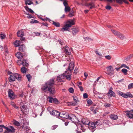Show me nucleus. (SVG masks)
Segmentation results:
<instances>
[{
  "label": "nucleus",
  "instance_id": "8fccbe9b",
  "mask_svg": "<svg viewBox=\"0 0 133 133\" xmlns=\"http://www.w3.org/2000/svg\"><path fill=\"white\" fill-rule=\"evenodd\" d=\"M133 88V83H132L129 84L128 86V89H130Z\"/></svg>",
  "mask_w": 133,
  "mask_h": 133
},
{
  "label": "nucleus",
  "instance_id": "39448f33",
  "mask_svg": "<svg viewBox=\"0 0 133 133\" xmlns=\"http://www.w3.org/2000/svg\"><path fill=\"white\" fill-rule=\"evenodd\" d=\"M3 128L5 129L4 133H13L15 132V129L12 126L7 127H5L3 125H0V132L3 131Z\"/></svg>",
  "mask_w": 133,
  "mask_h": 133
},
{
  "label": "nucleus",
  "instance_id": "5fc2aeb1",
  "mask_svg": "<svg viewBox=\"0 0 133 133\" xmlns=\"http://www.w3.org/2000/svg\"><path fill=\"white\" fill-rule=\"evenodd\" d=\"M95 52L96 54L99 56L100 57H101L102 56L101 55L100 53H99L97 50L95 51Z\"/></svg>",
  "mask_w": 133,
  "mask_h": 133
},
{
  "label": "nucleus",
  "instance_id": "6e6d98bb",
  "mask_svg": "<svg viewBox=\"0 0 133 133\" xmlns=\"http://www.w3.org/2000/svg\"><path fill=\"white\" fill-rule=\"evenodd\" d=\"M106 59L108 60H110L111 59V57L110 55L106 56L105 57Z\"/></svg>",
  "mask_w": 133,
  "mask_h": 133
},
{
  "label": "nucleus",
  "instance_id": "7ed1b4c3",
  "mask_svg": "<svg viewBox=\"0 0 133 133\" xmlns=\"http://www.w3.org/2000/svg\"><path fill=\"white\" fill-rule=\"evenodd\" d=\"M65 78L69 81L71 79V75L69 72L65 73V72L63 74L57 76L56 80L59 82H63L64 81Z\"/></svg>",
  "mask_w": 133,
  "mask_h": 133
},
{
  "label": "nucleus",
  "instance_id": "ea45409f",
  "mask_svg": "<svg viewBox=\"0 0 133 133\" xmlns=\"http://www.w3.org/2000/svg\"><path fill=\"white\" fill-rule=\"evenodd\" d=\"M70 9L69 6H67L65 7V12L69 11H70Z\"/></svg>",
  "mask_w": 133,
  "mask_h": 133
},
{
  "label": "nucleus",
  "instance_id": "f704fd0d",
  "mask_svg": "<svg viewBox=\"0 0 133 133\" xmlns=\"http://www.w3.org/2000/svg\"><path fill=\"white\" fill-rule=\"evenodd\" d=\"M30 23H39V22L36 20L32 19L31 21L30 22Z\"/></svg>",
  "mask_w": 133,
  "mask_h": 133
},
{
  "label": "nucleus",
  "instance_id": "20e7f679",
  "mask_svg": "<svg viewBox=\"0 0 133 133\" xmlns=\"http://www.w3.org/2000/svg\"><path fill=\"white\" fill-rule=\"evenodd\" d=\"M75 22L74 20L70 19L65 24L63 28L61 29V31L63 32L65 31H68L69 27H71L72 25L75 24Z\"/></svg>",
  "mask_w": 133,
  "mask_h": 133
},
{
  "label": "nucleus",
  "instance_id": "7c9ffc66",
  "mask_svg": "<svg viewBox=\"0 0 133 133\" xmlns=\"http://www.w3.org/2000/svg\"><path fill=\"white\" fill-rule=\"evenodd\" d=\"M94 123L95 124V126L96 125H97V126L100 125L102 124L101 122L99 120L96 121Z\"/></svg>",
  "mask_w": 133,
  "mask_h": 133
},
{
  "label": "nucleus",
  "instance_id": "338daca9",
  "mask_svg": "<svg viewBox=\"0 0 133 133\" xmlns=\"http://www.w3.org/2000/svg\"><path fill=\"white\" fill-rule=\"evenodd\" d=\"M27 17L28 18H31L33 17L31 15H29L27 16Z\"/></svg>",
  "mask_w": 133,
  "mask_h": 133
},
{
  "label": "nucleus",
  "instance_id": "4d7b16f0",
  "mask_svg": "<svg viewBox=\"0 0 133 133\" xmlns=\"http://www.w3.org/2000/svg\"><path fill=\"white\" fill-rule=\"evenodd\" d=\"M74 12L70 13L68 15L70 17H71L74 16Z\"/></svg>",
  "mask_w": 133,
  "mask_h": 133
},
{
  "label": "nucleus",
  "instance_id": "58836bf2",
  "mask_svg": "<svg viewBox=\"0 0 133 133\" xmlns=\"http://www.w3.org/2000/svg\"><path fill=\"white\" fill-rule=\"evenodd\" d=\"M11 104L12 105L13 107L15 108L16 109H18V107L16 106L15 103L14 102H11Z\"/></svg>",
  "mask_w": 133,
  "mask_h": 133
},
{
  "label": "nucleus",
  "instance_id": "dca6fc26",
  "mask_svg": "<svg viewBox=\"0 0 133 133\" xmlns=\"http://www.w3.org/2000/svg\"><path fill=\"white\" fill-rule=\"evenodd\" d=\"M16 57L18 59L22 58L23 57V55L22 53L20 52H17L15 54Z\"/></svg>",
  "mask_w": 133,
  "mask_h": 133
},
{
  "label": "nucleus",
  "instance_id": "c756f323",
  "mask_svg": "<svg viewBox=\"0 0 133 133\" xmlns=\"http://www.w3.org/2000/svg\"><path fill=\"white\" fill-rule=\"evenodd\" d=\"M26 69L25 67H23L21 68V72L22 73H25L26 72Z\"/></svg>",
  "mask_w": 133,
  "mask_h": 133
},
{
  "label": "nucleus",
  "instance_id": "603ef678",
  "mask_svg": "<svg viewBox=\"0 0 133 133\" xmlns=\"http://www.w3.org/2000/svg\"><path fill=\"white\" fill-rule=\"evenodd\" d=\"M87 103L89 104H91L92 103V101L90 99L88 100L87 101Z\"/></svg>",
  "mask_w": 133,
  "mask_h": 133
},
{
  "label": "nucleus",
  "instance_id": "ddd939ff",
  "mask_svg": "<svg viewBox=\"0 0 133 133\" xmlns=\"http://www.w3.org/2000/svg\"><path fill=\"white\" fill-rule=\"evenodd\" d=\"M85 6L89 7L90 9H92L94 7L95 5L93 3L91 2L89 3H86L85 5Z\"/></svg>",
  "mask_w": 133,
  "mask_h": 133
},
{
  "label": "nucleus",
  "instance_id": "f3484780",
  "mask_svg": "<svg viewBox=\"0 0 133 133\" xmlns=\"http://www.w3.org/2000/svg\"><path fill=\"white\" fill-rule=\"evenodd\" d=\"M81 122L84 124L88 125L89 124V121L88 119L83 118L82 119Z\"/></svg>",
  "mask_w": 133,
  "mask_h": 133
},
{
  "label": "nucleus",
  "instance_id": "de8ad7c7",
  "mask_svg": "<svg viewBox=\"0 0 133 133\" xmlns=\"http://www.w3.org/2000/svg\"><path fill=\"white\" fill-rule=\"evenodd\" d=\"M69 91L71 93H72L74 92V90L72 88H70L69 89Z\"/></svg>",
  "mask_w": 133,
  "mask_h": 133
},
{
  "label": "nucleus",
  "instance_id": "864d4df0",
  "mask_svg": "<svg viewBox=\"0 0 133 133\" xmlns=\"http://www.w3.org/2000/svg\"><path fill=\"white\" fill-rule=\"evenodd\" d=\"M53 101L55 103H59L58 100L56 98H54Z\"/></svg>",
  "mask_w": 133,
  "mask_h": 133
},
{
  "label": "nucleus",
  "instance_id": "b1692460",
  "mask_svg": "<svg viewBox=\"0 0 133 133\" xmlns=\"http://www.w3.org/2000/svg\"><path fill=\"white\" fill-rule=\"evenodd\" d=\"M24 8L27 11L29 12L32 14H34V12L31 9L29 8L27 6H25Z\"/></svg>",
  "mask_w": 133,
  "mask_h": 133
},
{
  "label": "nucleus",
  "instance_id": "4468645a",
  "mask_svg": "<svg viewBox=\"0 0 133 133\" xmlns=\"http://www.w3.org/2000/svg\"><path fill=\"white\" fill-rule=\"evenodd\" d=\"M110 118L111 119L116 120L118 119V117L117 115L111 114L109 116Z\"/></svg>",
  "mask_w": 133,
  "mask_h": 133
},
{
  "label": "nucleus",
  "instance_id": "79ce46f5",
  "mask_svg": "<svg viewBox=\"0 0 133 133\" xmlns=\"http://www.w3.org/2000/svg\"><path fill=\"white\" fill-rule=\"evenodd\" d=\"M53 24L57 27H59L60 26L59 23L58 22H53Z\"/></svg>",
  "mask_w": 133,
  "mask_h": 133
},
{
  "label": "nucleus",
  "instance_id": "49530a36",
  "mask_svg": "<svg viewBox=\"0 0 133 133\" xmlns=\"http://www.w3.org/2000/svg\"><path fill=\"white\" fill-rule=\"evenodd\" d=\"M63 1V4H64V5L65 6H68V4L67 3L68 1L67 0H65V1Z\"/></svg>",
  "mask_w": 133,
  "mask_h": 133
},
{
  "label": "nucleus",
  "instance_id": "c03bdc74",
  "mask_svg": "<svg viewBox=\"0 0 133 133\" xmlns=\"http://www.w3.org/2000/svg\"><path fill=\"white\" fill-rule=\"evenodd\" d=\"M21 109V110L22 112L26 110V108L25 105H23L21 107H20Z\"/></svg>",
  "mask_w": 133,
  "mask_h": 133
},
{
  "label": "nucleus",
  "instance_id": "0eeeda50",
  "mask_svg": "<svg viewBox=\"0 0 133 133\" xmlns=\"http://www.w3.org/2000/svg\"><path fill=\"white\" fill-rule=\"evenodd\" d=\"M118 94L125 98H127L129 97H132V95L130 92H128L126 93H124L121 91H119Z\"/></svg>",
  "mask_w": 133,
  "mask_h": 133
},
{
  "label": "nucleus",
  "instance_id": "680f3d73",
  "mask_svg": "<svg viewBox=\"0 0 133 133\" xmlns=\"http://www.w3.org/2000/svg\"><path fill=\"white\" fill-rule=\"evenodd\" d=\"M22 60H20L18 61L17 64L19 65H20L21 64V63H22Z\"/></svg>",
  "mask_w": 133,
  "mask_h": 133
},
{
  "label": "nucleus",
  "instance_id": "5701e85b",
  "mask_svg": "<svg viewBox=\"0 0 133 133\" xmlns=\"http://www.w3.org/2000/svg\"><path fill=\"white\" fill-rule=\"evenodd\" d=\"M25 49V46L23 44L21 45L19 47L18 50L21 51H24Z\"/></svg>",
  "mask_w": 133,
  "mask_h": 133
},
{
  "label": "nucleus",
  "instance_id": "c9c22d12",
  "mask_svg": "<svg viewBox=\"0 0 133 133\" xmlns=\"http://www.w3.org/2000/svg\"><path fill=\"white\" fill-rule=\"evenodd\" d=\"M122 72L125 75H127L128 70L125 69H123L121 70Z\"/></svg>",
  "mask_w": 133,
  "mask_h": 133
},
{
  "label": "nucleus",
  "instance_id": "9b49d317",
  "mask_svg": "<svg viewBox=\"0 0 133 133\" xmlns=\"http://www.w3.org/2000/svg\"><path fill=\"white\" fill-rule=\"evenodd\" d=\"M112 88H111L109 90L107 94L108 96L110 97H111L112 96L115 97V93L114 92L112 91Z\"/></svg>",
  "mask_w": 133,
  "mask_h": 133
},
{
  "label": "nucleus",
  "instance_id": "f257e3e1",
  "mask_svg": "<svg viewBox=\"0 0 133 133\" xmlns=\"http://www.w3.org/2000/svg\"><path fill=\"white\" fill-rule=\"evenodd\" d=\"M55 82L54 79H50L42 86V90L45 92L47 91H48L50 94H54L55 93V88L53 85L55 84Z\"/></svg>",
  "mask_w": 133,
  "mask_h": 133
},
{
  "label": "nucleus",
  "instance_id": "4be33fe9",
  "mask_svg": "<svg viewBox=\"0 0 133 133\" xmlns=\"http://www.w3.org/2000/svg\"><path fill=\"white\" fill-rule=\"evenodd\" d=\"M9 97L11 99H13L14 98V92L12 91H9L8 92Z\"/></svg>",
  "mask_w": 133,
  "mask_h": 133
},
{
  "label": "nucleus",
  "instance_id": "a19ab883",
  "mask_svg": "<svg viewBox=\"0 0 133 133\" xmlns=\"http://www.w3.org/2000/svg\"><path fill=\"white\" fill-rule=\"evenodd\" d=\"M53 99L52 97L49 96L48 97V99H49V101L50 103H52L53 101Z\"/></svg>",
  "mask_w": 133,
  "mask_h": 133
},
{
  "label": "nucleus",
  "instance_id": "c85d7f7f",
  "mask_svg": "<svg viewBox=\"0 0 133 133\" xmlns=\"http://www.w3.org/2000/svg\"><path fill=\"white\" fill-rule=\"evenodd\" d=\"M127 116L129 118H133V114L130 113L126 114Z\"/></svg>",
  "mask_w": 133,
  "mask_h": 133
},
{
  "label": "nucleus",
  "instance_id": "a878e982",
  "mask_svg": "<svg viewBox=\"0 0 133 133\" xmlns=\"http://www.w3.org/2000/svg\"><path fill=\"white\" fill-rule=\"evenodd\" d=\"M21 44L20 41H16L14 43V46L17 47L19 46Z\"/></svg>",
  "mask_w": 133,
  "mask_h": 133
},
{
  "label": "nucleus",
  "instance_id": "473e14b6",
  "mask_svg": "<svg viewBox=\"0 0 133 133\" xmlns=\"http://www.w3.org/2000/svg\"><path fill=\"white\" fill-rule=\"evenodd\" d=\"M22 127L27 131H29L30 130L28 126H26L24 125H23Z\"/></svg>",
  "mask_w": 133,
  "mask_h": 133
},
{
  "label": "nucleus",
  "instance_id": "0e129e2a",
  "mask_svg": "<svg viewBox=\"0 0 133 133\" xmlns=\"http://www.w3.org/2000/svg\"><path fill=\"white\" fill-rule=\"evenodd\" d=\"M25 103V101L21 102L20 103V105H21L22 106L23 105H23L24 103Z\"/></svg>",
  "mask_w": 133,
  "mask_h": 133
},
{
  "label": "nucleus",
  "instance_id": "2eb2a0df",
  "mask_svg": "<svg viewBox=\"0 0 133 133\" xmlns=\"http://www.w3.org/2000/svg\"><path fill=\"white\" fill-rule=\"evenodd\" d=\"M72 32L73 35L76 34L79 31V30L78 28H73L72 29Z\"/></svg>",
  "mask_w": 133,
  "mask_h": 133
},
{
  "label": "nucleus",
  "instance_id": "412c9836",
  "mask_svg": "<svg viewBox=\"0 0 133 133\" xmlns=\"http://www.w3.org/2000/svg\"><path fill=\"white\" fill-rule=\"evenodd\" d=\"M101 1H102L103 0H100ZM109 2H112L113 1H115V0H107ZM116 2L117 3L120 4H122L123 3V0H116Z\"/></svg>",
  "mask_w": 133,
  "mask_h": 133
},
{
  "label": "nucleus",
  "instance_id": "6e6552de",
  "mask_svg": "<svg viewBox=\"0 0 133 133\" xmlns=\"http://www.w3.org/2000/svg\"><path fill=\"white\" fill-rule=\"evenodd\" d=\"M74 65V63H70L68 69L65 71V73L69 72L71 75V71L73 70Z\"/></svg>",
  "mask_w": 133,
  "mask_h": 133
},
{
  "label": "nucleus",
  "instance_id": "774afa93",
  "mask_svg": "<svg viewBox=\"0 0 133 133\" xmlns=\"http://www.w3.org/2000/svg\"><path fill=\"white\" fill-rule=\"evenodd\" d=\"M84 76L86 78L88 76V74L86 72H84Z\"/></svg>",
  "mask_w": 133,
  "mask_h": 133
},
{
  "label": "nucleus",
  "instance_id": "9d476101",
  "mask_svg": "<svg viewBox=\"0 0 133 133\" xmlns=\"http://www.w3.org/2000/svg\"><path fill=\"white\" fill-rule=\"evenodd\" d=\"M94 123L92 122H89V124H88L89 128L91 130L93 131L94 130L95 128V126Z\"/></svg>",
  "mask_w": 133,
  "mask_h": 133
},
{
  "label": "nucleus",
  "instance_id": "bb28decb",
  "mask_svg": "<svg viewBox=\"0 0 133 133\" xmlns=\"http://www.w3.org/2000/svg\"><path fill=\"white\" fill-rule=\"evenodd\" d=\"M25 4L26 5H30L33 4L32 0H26L25 1Z\"/></svg>",
  "mask_w": 133,
  "mask_h": 133
},
{
  "label": "nucleus",
  "instance_id": "3c124183",
  "mask_svg": "<svg viewBox=\"0 0 133 133\" xmlns=\"http://www.w3.org/2000/svg\"><path fill=\"white\" fill-rule=\"evenodd\" d=\"M58 125H54L52 126L51 127V129L53 130H54L56 129Z\"/></svg>",
  "mask_w": 133,
  "mask_h": 133
},
{
  "label": "nucleus",
  "instance_id": "72a5a7b5",
  "mask_svg": "<svg viewBox=\"0 0 133 133\" xmlns=\"http://www.w3.org/2000/svg\"><path fill=\"white\" fill-rule=\"evenodd\" d=\"M21 64L23 66H27L28 65V64L26 62L25 60H24L22 61Z\"/></svg>",
  "mask_w": 133,
  "mask_h": 133
},
{
  "label": "nucleus",
  "instance_id": "e2e57ef3",
  "mask_svg": "<svg viewBox=\"0 0 133 133\" xmlns=\"http://www.w3.org/2000/svg\"><path fill=\"white\" fill-rule=\"evenodd\" d=\"M79 89L81 91H83L84 90L82 86L79 87Z\"/></svg>",
  "mask_w": 133,
  "mask_h": 133
},
{
  "label": "nucleus",
  "instance_id": "423d86ee",
  "mask_svg": "<svg viewBox=\"0 0 133 133\" xmlns=\"http://www.w3.org/2000/svg\"><path fill=\"white\" fill-rule=\"evenodd\" d=\"M107 69V74L110 76L113 75L114 73V69H113L112 66L110 65L107 66L106 68Z\"/></svg>",
  "mask_w": 133,
  "mask_h": 133
},
{
  "label": "nucleus",
  "instance_id": "bf43d9fd",
  "mask_svg": "<svg viewBox=\"0 0 133 133\" xmlns=\"http://www.w3.org/2000/svg\"><path fill=\"white\" fill-rule=\"evenodd\" d=\"M105 8L107 9L110 10L111 9V7L109 5H107L106 6Z\"/></svg>",
  "mask_w": 133,
  "mask_h": 133
},
{
  "label": "nucleus",
  "instance_id": "6ab92c4d",
  "mask_svg": "<svg viewBox=\"0 0 133 133\" xmlns=\"http://www.w3.org/2000/svg\"><path fill=\"white\" fill-rule=\"evenodd\" d=\"M24 35V32L23 31H18L17 33V36L18 37H22Z\"/></svg>",
  "mask_w": 133,
  "mask_h": 133
},
{
  "label": "nucleus",
  "instance_id": "a18cd8bd",
  "mask_svg": "<svg viewBox=\"0 0 133 133\" xmlns=\"http://www.w3.org/2000/svg\"><path fill=\"white\" fill-rule=\"evenodd\" d=\"M123 67L125 68L128 69H129V67L128 66H127V65H125L124 64H122L121 65V68H123Z\"/></svg>",
  "mask_w": 133,
  "mask_h": 133
},
{
  "label": "nucleus",
  "instance_id": "052dcab7",
  "mask_svg": "<svg viewBox=\"0 0 133 133\" xmlns=\"http://www.w3.org/2000/svg\"><path fill=\"white\" fill-rule=\"evenodd\" d=\"M104 106L106 107L107 108L110 107V104H106L104 105Z\"/></svg>",
  "mask_w": 133,
  "mask_h": 133
},
{
  "label": "nucleus",
  "instance_id": "f8f14e48",
  "mask_svg": "<svg viewBox=\"0 0 133 133\" xmlns=\"http://www.w3.org/2000/svg\"><path fill=\"white\" fill-rule=\"evenodd\" d=\"M14 74H12L10 75L9 79L10 82H12L15 81V76H14Z\"/></svg>",
  "mask_w": 133,
  "mask_h": 133
},
{
  "label": "nucleus",
  "instance_id": "2f4dec72",
  "mask_svg": "<svg viewBox=\"0 0 133 133\" xmlns=\"http://www.w3.org/2000/svg\"><path fill=\"white\" fill-rule=\"evenodd\" d=\"M111 31L115 35H116L118 36V35H119V33H120L118 31H116L114 30H111Z\"/></svg>",
  "mask_w": 133,
  "mask_h": 133
},
{
  "label": "nucleus",
  "instance_id": "aec40b11",
  "mask_svg": "<svg viewBox=\"0 0 133 133\" xmlns=\"http://www.w3.org/2000/svg\"><path fill=\"white\" fill-rule=\"evenodd\" d=\"M14 76H15V79H16L18 81H20L21 80V77L19 74L17 73H15Z\"/></svg>",
  "mask_w": 133,
  "mask_h": 133
},
{
  "label": "nucleus",
  "instance_id": "a211bd4d",
  "mask_svg": "<svg viewBox=\"0 0 133 133\" xmlns=\"http://www.w3.org/2000/svg\"><path fill=\"white\" fill-rule=\"evenodd\" d=\"M67 48L68 49H67V47L66 46L64 51V52L65 54V56H67V55H70L71 54L70 52V51H69V48L68 47Z\"/></svg>",
  "mask_w": 133,
  "mask_h": 133
},
{
  "label": "nucleus",
  "instance_id": "13d9d810",
  "mask_svg": "<svg viewBox=\"0 0 133 133\" xmlns=\"http://www.w3.org/2000/svg\"><path fill=\"white\" fill-rule=\"evenodd\" d=\"M83 96V97L84 98H87L88 97V95L86 93H84V94Z\"/></svg>",
  "mask_w": 133,
  "mask_h": 133
},
{
  "label": "nucleus",
  "instance_id": "393cba45",
  "mask_svg": "<svg viewBox=\"0 0 133 133\" xmlns=\"http://www.w3.org/2000/svg\"><path fill=\"white\" fill-rule=\"evenodd\" d=\"M73 99L74 101V103L76 105H77L78 104V102L77 98L76 96H73Z\"/></svg>",
  "mask_w": 133,
  "mask_h": 133
},
{
  "label": "nucleus",
  "instance_id": "37998d69",
  "mask_svg": "<svg viewBox=\"0 0 133 133\" xmlns=\"http://www.w3.org/2000/svg\"><path fill=\"white\" fill-rule=\"evenodd\" d=\"M6 35L4 34H0V38L2 39H3L5 38Z\"/></svg>",
  "mask_w": 133,
  "mask_h": 133
},
{
  "label": "nucleus",
  "instance_id": "cd10ccee",
  "mask_svg": "<svg viewBox=\"0 0 133 133\" xmlns=\"http://www.w3.org/2000/svg\"><path fill=\"white\" fill-rule=\"evenodd\" d=\"M67 104L69 106H74L76 105L74 103V102H68Z\"/></svg>",
  "mask_w": 133,
  "mask_h": 133
},
{
  "label": "nucleus",
  "instance_id": "1a4fd4ad",
  "mask_svg": "<svg viewBox=\"0 0 133 133\" xmlns=\"http://www.w3.org/2000/svg\"><path fill=\"white\" fill-rule=\"evenodd\" d=\"M50 114L56 117H58L59 116V112L58 111L53 110L51 111L49 110Z\"/></svg>",
  "mask_w": 133,
  "mask_h": 133
},
{
  "label": "nucleus",
  "instance_id": "f03ea898",
  "mask_svg": "<svg viewBox=\"0 0 133 133\" xmlns=\"http://www.w3.org/2000/svg\"><path fill=\"white\" fill-rule=\"evenodd\" d=\"M59 116L63 118L68 119L73 122H77V119L76 116L73 114L68 115V114L66 112H63L59 113Z\"/></svg>",
  "mask_w": 133,
  "mask_h": 133
},
{
  "label": "nucleus",
  "instance_id": "e433bc0d",
  "mask_svg": "<svg viewBox=\"0 0 133 133\" xmlns=\"http://www.w3.org/2000/svg\"><path fill=\"white\" fill-rule=\"evenodd\" d=\"M26 77L28 79L29 81H30L32 77L30 74H28L26 75Z\"/></svg>",
  "mask_w": 133,
  "mask_h": 133
},
{
  "label": "nucleus",
  "instance_id": "09e8293b",
  "mask_svg": "<svg viewBox=\"0 0 133 133\" xmlns=\"http://www.w3.org/2000/svg\"><path fill=\"white\" fill-rule=\"evenodd\" d=\"M14 125L17 126H19L20 125L19 123L17 121H14Z\"/></svg>",
  "mask_w": 133,
  "mask_h": 133
},
{
  "label": "nucleus",
  "instance_id": "4c0bfd02",
  "mask_svg": "<svg viewBox=\"0 0 133 133\" xmlns=\"http://www.w3.org/2000/svg\"><path fill=\"white\" fill-rule=\"evenodd\" d=\"M118 36L121 39H123L125 38L124 36L122 34L119 33V35H118Z\"/></svg>",
  "mask_w": 133,
  "mask_h": 133
},
{
  "label": "nucleus",
  "instance_id": "69168bd1",
  "mask_svg": "<svg viewBox=\"0 0 133 133\" xmlns=\"http://www.w3.org/2000/svg\"><path fill=\"white\" fill-rule=\"evenodd\" d=\"M78 72V69L77 68H75L74 71V73H75L76 74Z\"/></svg>",
  "mask_w": 133,
  "mask_h": 133
}]
</instances>
